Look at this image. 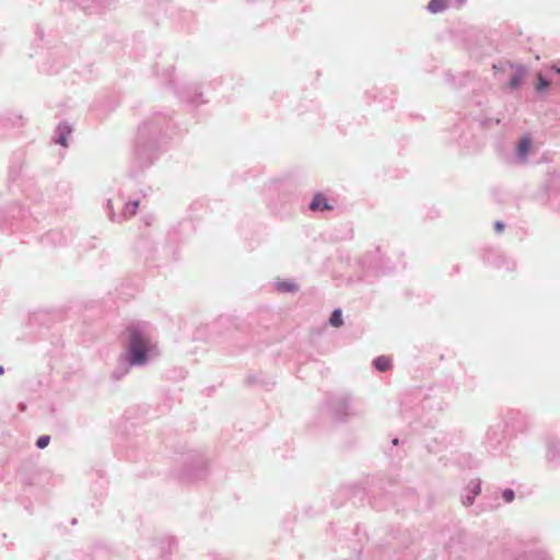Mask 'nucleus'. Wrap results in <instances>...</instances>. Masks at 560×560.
I'll return each mask as SVG.
<instances>
[{
  "label": "nucleus",
  "instance_id": "nucleus-3",
  "mask_svg": "<svg viewBox=\"0 0 560 560\" xmlns=\"http://www.w3.org/2000/svg\"><path fill=\"white\" fill-rule=\"evenodd\" d=\"M310 208L313 211H317V210L323 211V210H330L331 206L328 203L327 199L323 195L318 194L312 200Z\"/></svg>",
  "mask_w": 560,
  "mask_h": 560
},
{
  "label": "nucleus",
  "instance_id": "nucleus-4",
  "mask_svg": "<svg viewBox=\"0 0 560 560\" xmlns=\"http://www.w3.org/2000/svg\"><path fill=\"white\" fill-rule=\"evenodd\" d=\"M374 366L380 372L388 371L392 368V360L386 355H381L374 360Z\"/></svg>",
  "mask_w": 560,
  "mask_h": 560
},
{
  "label": "nucleus",
  "instance_id": "nucleus-15",
  "mask_svg": "<svg viewBox=\"0 0 560 560\" xmlns=\"http://www.w3.org/2000/svg\"><path fill=\"white\" fill-rule=\"evenodd\" d=\"M4 373V370L2 366H0V374H3Z\"/></svg>",
  "mask_w": 560,
  "mask_h": 560
},
{
  "label": "nucleus",
  "instance_id": "nucleus-1",
  "mask_svg": "<svg viewBox=\"0 0 560 560\" xmlns=\"http://www.w3.org/2000/svg\"><path fill=\"white\" fill-rule=\"evenodd\" d=\"M129 336V361L131 364H143L151 346L143 332L135 325L127 329Z\"/></svg>",
  "mask_w": 560,
  "mask_h": 560
},
{
  "label": "nucleus",
  "instance_id": "nucleus-5",
  "mask_svg": "<svg viewBox=\"0 0 560 560\" xmlns=\"http://www.w3.org/2000/svg\"><path fill=\"white\" fill-rule=\"evenodd\" d=\"M532 145V140L529 137H523L517 147V153L521 156H526Z\"/></svg>",
  "mask_w": 560,
  "mask_h": 560
},
{
  "label": "nucleus",
  "instance_id": "nucleus-9",
  "mask_svg": "<svg viewBox=\"0 0 560 560\" xmlns=\"http://www.w3.org/2000/svg\"><path fill=\"white\" fill-rule=\"evenodd\" d=\"M277 285H278V290L282 291V292H294L298 290V285L295 283L289 282V281L279 282Z\"/></svg>",
  "mask_w": 560,
  "mask_h": 560
},
{
  "label": "nucleus",
  "instance_id": "nucleus-11",
  "mask_svg": "<svg viewBox=\"0 0 560 560\" xmlns=\"http://www.w3.org/2000/svg\"><path fill=\"white\" fill-rule=\"evenodd\" d=\"M50 438L48 435H42L37 439L36 445L39 448H45L49 444Z\"/></svg>",
  "mask_w": 560,
  "mask_h": 560
},
{
  "label": "nucleus",
  "instance_id": "nucleus-16",
  "mask_svg": "<svg viewBox=\"0 0 560 560\" xmlns=\"http://www.w3.org/2000/svg\"><path fill=\"white\" fill-rule=\"evenodd\" d=\"M460 2L463 3V2H465V0H460Z\"/></svg>",
  "mask_w": 560,
  "mask_h": 560
},
{
  "label": "nucleus",
  "instance_id": "nucleus-7",
  "mask_svg": "<svg viewBox=\"0 0 560 560\" xmlns=\"http://www.w3.org/2000/svg\"><path fill=\"white\" fill-rule=\"evenodd\" d=\"M138 208H139V201L127 202L125 205L122 214L126 218H131V217H133L137 213Z\"/></svg>",
  "mask_w": 560,
  "mask_h": 560
},
{
  "label": "nucleus",
  "instance_id": "nucleus-10",
  "mask_svg": "<svg viewBox=\"0 0 560 560\" xmlns=\"http://www.w3.org/2000/svg\"><path fill=\"white\" fill-rule=\"evenodd\" d=\"M548 85H549V82L547 80H545L541 74H538L536 90L540 92V91L545 90L546 88H548Z\"/></svg>",
  "mask_w": 560,
  "mask_h": 560
},
{
  "label": "nucleus",
  "instance_id": "nucleus-2",
  "mask_svg": "<svg viewBox=\"0 0 560 560\" xmlns=\"http://www.w3.org/2000/svg\"><path fill=\"white\" fill-rule=\"evenodd\" d=\"M511 68L514 69V74L510 81V88L517 89L526 75V69L523 66H511Z\"/></svg>",
  "mask_w": 560,
  "mask_h": 560
},
{
  "label": "nucleus",
  "instance_id": "nucleus-13",
  "mask_svg": "<svg viewBox=\"0 0 560 560\" xmlns=\"http://www.w3.org/2000/svg\"><path fill=\"white\" fill-rule=\"evenodd\" d=\"M494 229H495L497 232L501 233L504 230V225H503L502 222H497L494 224Z\"/></svg>",
  "mask_w": 560,
  "mask_h": 560
},
{
  "label": "nucleus",
  "instance_id": "nucleus-8",
  "mask_svg": "<svg viewBox=\"0 0 560 560\" xmlns=\"http://www.w3.org/2000/svg\"><path fill=\"white\" fill-rule=\"evenodd\" d=\"M329 323L334 327H340L342 325L343 322H342V316H341V311L340 310H335L331 313V316L329 318Z\"/></svg>",
  "mask_w": 560,
  "mask_h": 560
},
{
  "label": "nucleus",
  "instance_id": "nucleus-12",
  "mask_svg": "<svg viewBox=\"0 0 560 560\" xmlns=\"http://www.w3.org/2000/svg\"><path fill=\"white\" fill-rule=\"evenodd\" d=\"M503 498L506 502H512L514 499V492L510 489L505 490L503 492Z\"/></svg>",
  "mask_w": 560,
  "mask_h": 560
},
{
  "label": "nucleus",
  "instance_id": "nucleus-17",
  "mask_svg": "<svg viewBox=\"0 0 560 560\" xmlns=\"http://www.w3.org/2000/svg\"><path fill=\"white\" fill-rule=\"evenodd\" d=\"M558 72H560V69H558Z\"/></svg>",
  "mask_w": 560,
  "mask_h": 560
},
{
  "label": "nucleus",
  "instance_id": "nucleus-6",
  "mask_svg": "<svg viewBox=\"0 0 560 560\" xmlns=\"http://www.w3.org/2000/svg\"><path fill=\"white\" fill-rule=\"evenodd\" d=\"M447 0H431L429 2L428 9L432 13H438L443 11L446 8Z\"/></svg>",
  "mask_w": 560,
  "mask_h": 560
},
{
  "label": "nucleus",
  "instance_id": "nucleus-14",
  "mask_svg": "<svg viewBox=\"0 0 560 560\" xmlns=\"http://www.w3.org/2000/svg\"><path fill=\"white\" fill-rule=\"evenodd\" d=\"M58 142H59L60 144L65 145V147L67 145V142H66V138H65V136H61V137H60V139L58 140Z\"/></svg>",
  "mask_w": 560,
  "mask_h": 560
}]
</instances>
